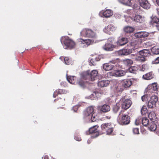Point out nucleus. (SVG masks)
Segmentation results:
<instances>
[{"label": "nucleus", "instance_id": "obj_1", "mask_svg": "<svg viewBox=\"0 0 159 159\" xmlns=\"http://www.w3.org/2000/svg\"><path fill=\"white\" fill-rule=\"evenodd\" d=\"M150 130L154 131L157 129L156 124L157 123V120L156 115L154 111L150 112Z\"/></svg>", "mask_w": 159, "mask_h": 159}, {"label": "nucleus", "instance_id": "obj_2", "mask_svg": "<svg viewBox=\"0 0 159 159\" xmlns=\"http://www.w3.org/2000/svg\"><path fill=\"white\" fill-rule=\"evenodd\" d=\"M96 30L93 31L90 29L85 28L83 29L80 32V34L82 36L85 37L96 38L97 37L95 32Z\"/></svg>", "mask_w": 159, "mask_h": 159}, {"label": "nucleus", "instance_id": "obj_3", "mask_svg": "<svg viewBox=\"0 0 159 159\" xmlns=\"http://www.w3.org/2000/svg\"><path fill=\"white\" fill-rule=\"evenodd\" d=\"M120 103L121 108L126 110L129 108L131 106L132 103L131 101L125 97H122L120 100Z\"/></svg>", "mask_w": 159, "mask_h": 159}, {"label": "nucleus", "instance_id": "obj_4", "mask_svg": "<svg viewBox=\"0 0 159 159\" xmlns=\"http://www.w3.org/2000/svg\"><path fill=\"white\" fill-rule=\"evenodd\" d=\"M139 56L137 57V60L141 62H143L145 60L144 57L148 56L149 51L146 49H143L139 51Z\"/></svg>", "mask_w": 159, "mask_h": 159}, {"label": "nucleus", "instance_id": "obj_5", "mask_svg": "<svg viewBox=\"0 0 159 159\" xmlns=\"http://www.w3.org/2000/svg\"><path fill=\"white\" fill-rule=\"evenodd\" d=\"M118 122L121 125H128L130 123V117L128 115H123Z\"/></svg>", "mask_w": 159, "mask_h": 159}, {"label": "nucleus", "instance_id": "obj_6", "mask_svg": "<svg viewBox=\"0 0 159 159\" xmlns=\"http://www.w3.org/2000/svg\"><path fill=\"white\" fill-rule=\"evenodd\" d=\"M126 72L122 70H116L113 72H109L110 75L114 76L116 77H120L123 76L126 74Z\"/></svg>", "mask_w": 159, "mask_h": 159}, {"label": "nucleus", "instance_id": "obj_7", "mask_svg": "<svg viewBox=\"0 0 159 159\" xmlns=\"http://www.w3.org/2000/svg\"><path fill=\"white\" fill-rule=\"evenodd\" d=\"M64 43L67 47L69 48L70 49L74 48L75 45V42L68 37L65 38L64 41Z\"/></svg>", "mask_w": 159, "mask_h": 159}, {"label": "nucleus", "instance_id": "obj_8", "mask_svg": "<svg viewBox=\"0 0 159 159\" xmlns=\"http://www.w3.org/2000/svg\"><path fill=\"white\" fill-rule=\"evenodd\" d=\"M159 22V19L156 16H152L151 20L150 23V29L152 30L156 26Z\"/></svg>", "mask_w": 159, "mask_h": 159}, {"label": "nucleus", "instance_id": "obj_9", "mask_svg": "<svg viewBox=\"0 0 159 159\" xmlns=\"http://www.w3.org/2000/svg\"><path fill=\"white\" fill-rule=\"evenodd\" d=\"M98 126L96 125L94 126L89 129V132L90 134H93V137L95 138L98 137L99 135L98 131Z\"/></svg>", "mask_w": 159, "mask_h": 159}, {"label": "nucleus", "instance_id": "obj_10", "mask_svg": "<svg viewBox=\"0 0 159 159\" xmlns=\"http://www.w3.org/2000/svg\"><path fill=\"white\" fill-rule=\"evenodd\" d=\"M99 14L102 15L104 17L107 18L112 16L113 14V12L110 9H107L105 11H102L100 12Z\"/></svg>", "mask_w": 159, "mask_h": 159}, {"label": "nucleus", "instance_id": "obj_11", "mask_svg": "<svg viewBox=\"0 0 159 159\" xmlns=\"http://www.w3.org/2000/svg\"><path fill=\"white\" fill-rule=\"evenodd\" d=\"M128 41L129 40L127 38L124 37L119 39L116 43L117 46H122L127 43Z\"/></svg>", "mask_w": 159, "mask_h": 159}, {"label": "nucleus", "instance_id": "obj_12", "mask_svg": "<svg viewBox=\"0 0 159 159\" xmlns=\"http://www.w3.org/2000/svg\"><path fill=\"white\" fill-rule=\"evenodd\" d=\"M158 98L157 96L154 95L151 97L150 100V108H154L156 103L157 102Z\"/></svg>", "mask_w": 159, "mask_h": 159}, {"label": "nucleus", "instance_id": "obj_13", "mask_svg": "<svg viewBox=\"0 0 159 159\" xmlns=\"http://www.w3.org/2000/svg\"><path fill=\"white\" fill-rule=\"evenodd\" d=\"M79 42L84 44V46L88 47V46L92 44L93 43L94 41L89 39H80L79 40Z\"/></svg>", "mask_w": 159, "mask_h": 159}, {"label": "nucleus", "instance_id": "obj_14", "mask_svg": "<svg viewBox=\"0 0 159 159\" xmlns=\"http://www.w3.org/2000/svg\"><path fill=\"white\" fill-rule=\"evenodd\" d=\"M132 52V50L131 49H124L120 50L118 52L119 55H127Z\"/></svg>", "mask_w": 159, "mask_h": 159}, {"label": "nucleus", "instance_id": "obj_15", "mask_svg": "<svg viewBox=\"0 0 159 159\" xmlns=\"http://www.w3.org/2000/svg\"><path fill=\"white\" fill-rule=\"evenodd\" d=\"M122 86L124 88L130 87L132 84V81L130 80L125 79L121 81Z\"/></svg>", "mask_w": 159, "mask_h": 159}, {"label": "nucleus", "instance_id": "obj_16", "mask_svg": "<svg viewBox=\"0 0 159 159\" xmlns=\"http://www.w3.org/2000/svg\"><path fill=\"white\" fill-rule=\"evenodd\" d=\"M98 109L103 112L105 113L109 111L110 110V107L108 105L104 104L102 106L98 107Z\"/></svg>", "mask_w": 159, "mask_h": 159}, {"label": "nucleus", "instance_id": "obj_17", "mask_svg": "<svg viewBox=\"0 0 159 159\" xmlns=\"http://www.w3.org/2000/svg\"><path fill=\"white\" fill-rule=\"evenodd\" d=\"M110 81L107 80H103L99 81L98 83V87H104L107 86L109 84Z\"/></svg>", "mask_w": 159, "mask_h": 159}, {"label": "nucleus", "instance_id": "obj_18", "mask_svg": "<svg viewBox=\"0 0 159 159\" xmlns=\"http://www.w3.org/2000/svg\"><path fill=\"white\" fill-rule=\"evenodd\" d=\"M98 72L96 70H93L89 73L90 80L93 81L98 77Z\"/></svg>", "mask_w": 159, "mask_h": 159}, {"label": "nucleus", "instance_id": "obj_19", "mask_svg": "<svg viewBox=\"0 0 159 159\" xmlns=\"http://www.w3.org/2000/svg\"><path fill=\"white\" fill-rule=\"evenodd\" d=\"M94 113V108L93 106L88 107L85 111L86 116H89Z\"/></svg>", "mask_w": 159, "mask_h": 159}, {"label": "nucleus", "instance_id": "obj_20", "mask_svg": "<svg viewBox=\"0 0 159 159\" xmlns=\"http://www.w3.org/2000/svg\"><path fill=\"white\" fill-rule=\"evenodd\" d=\"M139 2L140 5L145 9H148L149 7L148 6V1L146 0H139Z\"/></svg>", "mask_w": 159, "mask_h": 159}, {"label": "nucleus", "instance_id": "obj_21", "mask_svg": "<svg viewBox=\"0 0 159 159\" xmlns=\"http://www.w3.org/2000/svg\"><path fill=\"white\" fill-rule=\"evenodd\" d=\"M104 69L106 71L111 70L114 67V65L111 64V63H106L103 65Z\"/></svg>", "mask_w": 159, "mask_h": 159}, {"label": "nucleus", "instance_id": "obj_22", "mask_svg": "<svg viewBox=\"0 0 159 159\" xmlns=\"http://www.w3.org/2000/svg\"><path fill=\"white\" fill-rule=\"evenodd\" d=\"M114 48V45L110 43H107L103 47V48L107 51H111Z\"/></svg>", "mask_w": 159, "mask_h": 159}, {"label": "nucleus", "instance_id": "obj_23", "mask_svg": "<svg viewBox=\"0 0 159 159\" xmlns=\"http://www.w3.org/2000/svg\"><path fill=\"white\" fill-rule=\"evenodd\" d=\"M149 120L146 117H144L142 120V124L146 128H147L148 130L149 129Z\"/></svg>", "mask_w": 159, "mask_h": 159}, {"label": "nucleus", "instance_id": "obj_24", "mask_svg": "<svg viewBox=\"0 0 159 159\" xmlns=\"http://www.w3.org/2000/svg\"><path fill=\"white\" fill-rule=\"evenodd\" d=\"M134 19L135 21L139 23H143L144 21V18L139 15L136 16L134 17Z\"/></svg>", "mask_w": 159, "mask_h": 159}, {"label": "nucleus", "instance_id": "obj_25", "mask_svg": "<svg viewBox=\"0 0 159 159\" xmlns=\"http://www.w3.org/2000/svg\"><path fill=\"white\" fill-rule=\"evenodd\" d=\"M81 77L83 79L85 80L88 79L90 80L89 71H87L82 73L81 74Z\"/></svg>", "mask_w": 159, "mask_h": 159}, {"label": "nucleus", "instance_id": "obj_26", "mask_svg": "<svg viewBox=\"0 0 159 159\" xmlns=\"http://www.w3.org/2000/svg\"><path fill=\"white\" fill-rule=\"evenodd\" d=\"M112 126L111 124L109 123L103 124L101 126L102 131H106Z\"/></svg>", "mask_w": 159, "mask_h": 159}, {"label": "nucleus", "instance_id": "obj_27", "mask_svg": "<svg viewBox=\"0 0 159 159\" xmlns=\"http://www.w3.org/2000/svg\"><path fill=\"white\" fill-rule=\"evenodd\" d=\"M141 112L142 115L147 116L149 118V113L146 106H143V107L141 110Z\"/></svg>", "mask_w": 159, "mask_h": 159}, {"label": "nucleus", "instance_id": "obj_28", "mask_svg": "<svg viewBox=\"0 0 159 159\" xmlns=\"http://www.w3.org/2000/svg\"><path fill=\"white\" fill-rule=\"evenodd\" d=\"M152 54L154 55L159 54V48L157 47H154L151 49Z\"/></svg>", "mask_w": 159, "mask_h": 159}, {"label": "nucleus", "instance_id": "obj_29", "mask_svg": "<svg viewBox=\"0 0 159 159\" xmlns=\"http://www.w3.org/2000/svg\"><path fill=\"white\" fill-rule=\"evenodd\" d=\"M124 30L126 33H131L134 31V29L132 27L127 26L124 28Z\"/></svg>", "mask_w": 159, "mask_h": 159}, {"label": "nucleus", "instance_id": "obj_30", "mask_svg": "<svg viewBox=\"0 0 159 159\" xmlns=\"http://www.w3.org/2000/svg\"><path fill=\"white\" fill-rule=\"evenodd\" d=\"M105 29L108 31H114L116 30V27L113 25L110 24L106 27Z\"/></svg>", "mask_w": 159, "mask_h": 159}, {"label": "nucleus", "instance_id": "obj_31", "mask_svg": "<svg viewBox=\"0 0 159 159\" xmlns=\"http://www.w3.org/2000/svg\"><path fill=\"white\" fill-rule=\"evenodd\" d=\"M138 68L135 66H132L130 67L129 69V71L131 73H135L138 70Z\"/></svg>", "mask_w": 159, "mask_h": 159}, {"label": "nucleus", "instance_id": "obj_32", "mask_svg": "<svg viewBox=\"0 0 159 159\" xmlns=\"http://www.w3.org/2000/svg\"><path fill=\"white\" fill-rule=\"evenodd\" d=\"M78 84L81 87L84 88L85 86L86 82L81 79H80L78 81Z\"/></svg>", "mask_w": 159, "mask_h": 159}, {"label": "nucleus", "instance_id": "obj_33", "mask_svg": "<svg viewBox=\"0 0 159 159\" xmlns=\"http://www.w3.org/2000/svg\"><path fill=\"white\" fill-rule=\"evenodd\" d=\"M124 63L126 66H130L133 63L132 60L129 59H127L123 61Z\"/></svg>", "mask_w": 159, "mask_h": 159}, {"label": "nucleus", "instance_id": "obj_34", "mask_svg": "<svg viewBox=\"0 0 159 159\" xmlns=\"http://www.w3.org/2000/svg\"><path fill=\"white\" fill-rule=\"evenodd\" d=\"M151 88L150 90H152L153 91H156L157 89V83H152L151 86H150V88Z\"/></svg>", "mask_w": 159, "mask_h": 159}, {"label": "nucleus", "instance_id": "obj_35", "mask_svg": "<svg viewBox=\"0 0 159 159\" xmlns=\"http://www.w3.org/2000/svg\"><path fill=\"white\" fill-rule=\"evenodd\" d=\"M120 108V106L119 104H116L114 105L113 107V111L115 113H116L119 110Z\"/></svg>", "mask_w": 159, "mask_h": 159}, {"label": "nucleus", "instance_id": "obj_36", "mask_svg": "<svg viewBox=\"0 0 159 159\" xmlns=\"http://www.w3.org/2000/svg\"><path fill=\"white\" fill-rule=\"evenodd\" d=\"M120 2L122 3L127 5H130V0H119Z\"/></svg>", "mask_w": 159, "mask_h": 159}, {"label": "nucleus", "instance_id": "obj_37", "mask_svg": "<svg viewBox=\"0 0 159 159\" xmlns=\"http://www.w3.org/2000/svg\"><path fill=\"white\" fill-rule=\"evenodd\" d=\"M143 34L142 32H139L135 33L134 34L135 36L138 38H143Z\"/></svg>", "mask_w": 159, "mask_h": 159}, {"label": "nucleus", "instance_id": "obj_38", "mask_svg": "<svg viewBox=\"0 0 159 159\" xmlns=\"http://www.w3.org/2000/svg\"><path fill=\"white\" fill-rule=\"evenodd\" d=\"M65 63L66 65H69L71 63V60L68 57H65L64 58Z\"/></svg>", "mask_w": 159, "mask_h": 159}, {"label": "nucleus", "instance_id": "obj_39", "mask_svg": "<svg viewBox=\"0 0 159 159\" xmlns=\"http://www.w3.org/2000/svg\"><path fill=\"white\" fill-rule=\"evenodd\" d=\"M113 128L111 126L110 128H109L107 130L106 132L107 134L108 135H111L113 133Z\"/></svg>", "mask_w": 159, "mask_h": 159}, {"label": "nucleus", "instance_id": "obj_40", "mask_svg": "<svg viewBox=\"0 0 159 159\" xmlns=\"http://www.w3.org/2000/svg\"><path fill=\"white\" fill-rule=\"evenodd\" d=\"M89 61L90 62V65L91 66H95L96 64V61H95V59L94 58H89Z\"/></svg>", "mask_w": 159, "mask_h": 159}, {"label": "nucleus", "instance_id": "obj_41", "mask_svg": "<svg viewBox=\"0 0 159 159\" xmlns=\"http://www.w3.org/2000/svg\"><path fill=\"white\" fill-rule=\"evenodd\" d=\"M151 31L150 32V37H151V38H150V39H153L155 37V35L154 34L156 33V31H153V30H154V29H153L152 30L150 29Z\"/></svg>", "mask_w": 159, "mask_h": 159}, {"label": "nucleus", "instance_id": "obj_42", "mask_svg": "<svg viewBox=\"0 0 159 159\" xmlns=\"http://www.w3.org/2000/svg\"><path fill=\"white\" fill-rule=\"evenodd\" d=\"M91 116V120L92 122H94L97 119L95 116V115L94 114L90 115Z\"/></svg>", "mask_w": 159, "mask_h": 159}, {"label": "nucleus", "instance_id": "obj_43", "mask_svg": "<svg viewBox=\"0 0 159 159\" xmlns=\"http://www.w3.org/2000/svg\"><path fill=\"white\" fill-rule=\"evenodd\" d=\"M133 133L134 134H139V129L137 128H133L132 129Z\"/></svg>", "mask_w": 159, "mask_h": 159}, {"label": "nucleus", "instance_id": "obj_44", "mask_svg": "<svg viewBox=\"0 0 159 159\" xmlns=\"http://www.w3.org/2000/svg\"><path fill=\"white\" fill-rule=\"evenodd\" d=\"M59 94H65L66 93V91L65 90H62L61 89H58L57 90Z\"/></svg>", "mask_w": 159, "mask_h": 159}, {"label": "nucleus", "instance_id": "obj_45", "mask_svg": "<svg viewBox=\"0 0 159 159\" xmlns=\"http://www.w3.org/2000/svg\"><path fill=\"white\" fill-rule=\"evenodd\" d=\"M152 64H157L159 63V57H157L154 61H153L152 62Z\"/></svg>", "mask_w": 159, "mask_h": 159}, {"label": "nucleus", "instance_id": "obj_46", "mask_svg": "<svg viewBox=\"0 0 159 159\" xmlns=\"http://www.w3.org/2000/svg\"><path fill=\"white\" fill-rule=\"evenodd\" d=\"M142 101L143 102L146 101L148 99V96L147 94H145L141 98Z\"/></svg>", "mask_w": 159, "mask_h": 159}, {"label": "nucleus", "instance_id": "obj_47", "mask_svg": "<svg viewBox=\"0 0 159 159\" xmlns=\"http://www.w3.org/2000/svg\"><path fill=\"white\" fill-rule=\"evenodd\" d=\"M143 79L146 80H149V74L147 73L143 76Z\"/></svg>", "mask_w": 159, "mask_h": 159}, {"label": "nucleus", "instance_id": "obj_48", "mask_svg": "<svg viewBox=\"0 0 159 159\" xmlns=\"http://www.w3.org/2000/svg\"><path fill=\"white\" fill-rule=\"evenodd\" d=\"M116 89L118 92L121 93L124 90V89L122 88L120 86H118Z\"/></svg>", "mask_w": 159, "mask_h": 159}, {"label": "nucleus", "instance_id": "obj_49", "mask_svg": "<svg viewBox=\"0 0 159 159\" xmlns=\"http://www.w3.org/2000/svg\"><path fill=\"white\" fill-rule=\"evenodd\" d=\"M148 130L147 129V128H143V129H142V133L143 134H148V131L147 130Z\"/></svg>", "mask_w": 159, "mask_h": 159}, {"label": "nucleus", "instance_id": "obj_50", "mask_svg": "<svg viewBox=\"0 0 159 159\" xmlns=\"http://www.w3.org/2000/svg\"><path fill=\"white\" fill-rule=\"evenodd\" d=\"M141 121V119L140 120L138 118L135 121V124L136 125H139L140 124V122Z\"/></svg>", "mask_w": 159, "mask_h": 159}, {"label": "nucleus", "instance_id": "obj_51", "mask_svg": "<svg viewBox=\"0 0 159 159\" xmlns=\"http://www.w3.org/2000/svg\"><path fill=\"white\" fill-rule=\"evenodd\" d=\"M79 107L77 105L74 106L73 108L72 109L74 112H76L77 111Z\"/></svg>", "mask_w": 159, "mask_h": 159}, {"label": "nucleus", "instance_id": "obj_52", "mask_svg": "<svg viewBox=\"0 0 159 159\" xmlns=\"http://www.w3.org/2000/svg\"><path fill=\"white\" fill-rule=\"evenodd\" d=\"M59 94L57 90H56L53 93V96L54 98H56Z\"/></svg>", "mask_w": 159, "mask_h": 159}, {"label": "nucleus", "instance_id": "obj_53", "mask_svg": "<svg viewBox=\"0 0 159 159\" xmlns=\"http://www.w3.org/2000/svg\"><path fill=\"white\" fill-rule=\"evenodd\" d=\"M74 139L77 141H80L81 140V139L80 137L77 136H75L74 137Z\"/></svg>", "mask_w": 159, "mask_h": 159}, {"label": "nucleus", "instance_id": "obj_54", "mask_svg": "<svg viewBox=\"0 0 159 159\" xmlns=\"http://www.w3.org/2000/svg\"><path fill=\"white\" fill-rule=\"evenodd\" d=\"M44 159H54V158L50 156L46 155L44 157Z\"/></svg>", "mask_w": 159, "mask_h": 159}, {"label": "nucleus", "instance_id": "obj_55", "mask_svg": "<svg viewBox=\"0 0 159 159\" xmlns=\"http://www.w3.org/2000/svg\"><path fill=\"white\" fill-rule=\"evenodd\" d=\"M142 33H143V37H147L148 35V33H147L146 32H142Z\"/></svg>", "mask_w": 159, "mask_h": 159}, {"label": "nucleus", "instance_id": "obj_56", "mask_svg": "<svg viewBox=\"0 0 159 159\" xmlns=\"http://www.w3.org/2000/svg\"><path fill=\"white\" fill-rule=\"evenodd\" d=\"M154 30H157L159 31V22L157 23V25L153 28Z\"/></svg>", "mask_w": 159, "mask_h": 159}, {"label": "nucleus", "instance_id": "obj_57", "mask_svg": "<svg viewBox=\"0 0 159 159\" xmlns=\"http://www.w3.org/2000/svg\"><path fill=\"white\" fill-rule=\"evenodd\" d=\"M110 63H111V64H116L117 63V60H112L110 61Z\"/></svg>", "mask_w": 159, "mask_h": 159}, {"label": "nucleus", "instance_id": "obj_58", "mask_svg": "<svg viewBox=\"0 0 159 159\" xmlns=\"http://www.w3.org/2000/svg\"><path fill=\"white\" fill-rule=\"evenodd\" d=\"M150 80L154 78V75L152 74V72H150Z\"/></svg>", "mask_w": 159, "mask_h": 159}, {"label": "nucleus", "instance_id": "obj_59", "mask_svg": "<svg viewBox=\"0 0 159 159\" xmlns=\"http://www.w3.org/2000/svg\"><path fill=\"white\" fill-rule=\"evenodd\" d=\"M148 86L149 85H148V87L146 88L145 89V91H144V93H147V92H148L149 89H148Z\"/></svg>", "mask_w": 159, "mask_h": 159}, {"label": "nucleus", "instance_id": "obj_60", "mask_svg": "<svg viewBox=\"0 0 159 159\" xmlns=\"http://www.w3.org/2000/svg\"><path fill=\"white\" fill-rule=\"evenodd\" d=\"M94 59H95V61L96 62L100 60V59L99 57H96L95 58H94Z\"/></svg>", "mask_w": 159, "mask_h": 159}, {"label": "nucleus", "instance_id": "obj_61", "mask_svg": "<svg viewBox=\"0 0 159 159\" xmlns=\"http://www.w3.org/2000/svg\"><path fill=\"white\" fill-rule=\"evenodd\" d=\"M60 100L61 101V98H57V99H55L54 100V101L55 102H56L57 100Z\"/></svg>", "mask_w": 159, "mask_h": 159}, {"label": "nucleus", "instance_id": "obj_62", "mask_svg": "<svg viewBox=\"0 0 159 159\" xmlns=\"http://www.w3.org/2000/svg\"><path fill=\"white\" fill-rule=\"evenodd\" d=\"M72 78V77H70V79H69V78H68V77H67V80H68V81L69 82H70V80H71V78Z\"/></svg>", "mask_w": 159, "mask_h": 159}, {"label": "nucleus", "instance_id": "obj_63", "mask_svg": "<svg viewBox=\"0 0 159 159\" xmlns=\"http://www.w3.org/2000/svg\"><path fill=\"white\" fill-rule=\"evenodd\" d=\"M156 2L157 5L159 6V0H156Z\"/></svg>", "mask_w": 159, "mask_h": 159}, {"label": "nucleus", "instance_id": "obj_64", "mask_svg": "<svg viewBox=\"0 0 159 159\" xmlns=\"http://www.w3.org/2000/svg\"><path fill=\"white\" fill-rule=\"evenodd\" d=\"M157 11L158 14L159 15V9H157Z\"/></svg>", "mask_w": 159, "mask_h": 159}]
</instances>
